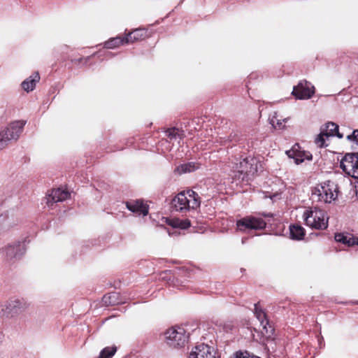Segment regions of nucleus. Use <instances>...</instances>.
I'll use <instances>...</instances> for the list:
<instances>
[{
	"label": "nucleus",
	"mask_w": 358,
	"mask_h": 358,
	"mask_svg": "<svg viewBox=\"0 0 358 358\" xmlns=\"http://www.w3.org/2000/svg\"><path fill=\"white\" fill-rule=\"evenodd\" d=\"M22 220L20 213L14 209L6 210L0 214V222L4 231L18 224Z\"/></svg>",
	"instance_id": "nucleus-8"
},
{
	"label": "nucleus",
	"mask_w": 358,
	"mask_h": 358,
	"mask_svg": "<svg viewBox=\"0 0 358 358\" xmlns=\"http://www.w3.org/2000/svg\"><path fill=\"white\" fill-rule=\"evenodd\" d=\"M200 164L198 163H196L194 162H190L187 163H185L182 164H180L175 169V172L178 173L179 175L187 173H191L193 172L198 169H199Z\"/></svg>",
	"instance_id": "nucleus-19"
},
{
	"label": "nucleus",
	"mask_w": 358,
	"mask_h": 358,
	"mask_svg": "<svg viewBox=\"0 0 358 358\" xmlns=\"http://www.w3.org/2000/svg\"><path fill=\"white\" fill-rule=\"evenodd\" d=\"M172 205L176 211L185 212L190 208V199L187 192L178 193L172 200Z\"/></svg>",
	"instance_id": "nucleus-12"
},
{
	"label": "nucleus",
	"mask_w": 358,
	"mask_h": 358,
	"mask_svg": "<svg viewBox=\"0 0 358 358\" xmlns=\"http://www.w3.org/2000/svg\"><path fill=\"white\" fill-rule=\"evenodd\" d=\"M3 338H4V335L3 334V332L0 331V345H1L3 341Z\"/></svg>",
	"instance_id": "nucleus-33"
},
{
	"label": "nucleus",
	"mask_w": 358,
	"mask_h": 358,
	"mask_svg": "<svg viewBox=\"0 0 358 358\" xmlns=\"http://www.w3.org/2000/svg\"><path fill=\"white\" fill-rule=\"evenodd\" d=\"M122 44H127L125 37L117 36L106 41L104 44V47L106 48L112 49Z\"/></svg>",
	"instance_id": "nucleus-24"
},
{
	"label": "nucleus",
	"mask_w": 358,
	"mask_h": 358,
	"mask_svg": "<svg viewBox=\"0 0 358 358\" xmlns=\"http://www.w3.org/2000/svg\"><path fill=\"white\" fill-rule=\"evenodd\" d=\"M2 252L5 255L8 261L17 259L25 252L24 244L18 242L13 245H8L2 249Z\"/></svg>",
	"instance_id": "nucleus-10"
},
{
	"label": "nucleus",
	"mask_w": 358,
	"mask_h": 358,
	"mask_svg": "<svg viewBox=\"0 0 358 358\" xmlns=\"http://www.w3.org/2000/svg\"><path fill=\"white\" fill-rule=\"evenodd\" d=\"M347 139L355 143V146L353 145L355 149L358 148V129H355L352 134L347 135Z\"/></svg>",
	"instance_id": "nucleus-27"
},
{
	"label": "nucleus",
	"mask_w": 358,
	"mask_h": 358,
	"mask_svg": "<svg viewBox=\"0 0 358 358\" xmlns=\"http://www.w3.org/2000/svg\"><path fill=\"white\" fill-rule=\"evenodd\" d=\"M25 124V121H14L0 131V150L6 148L11 141L19 138Z\"/></svg>",
	"instance_id": "nucleus-1"
},
{
	"label": "nucleus",
	"mask_w": 358,
	"mask_h": 358,
	"mask_svg": "<svg viewBox=\"0 0 358 358\" xmlns=\"http://www.w3.org/2000/svg\"><path fill=\"white\" fill-rule=\"evenodd\" d=\"M321 130L326 134V138L330 136H337L338 138H343L344 135L343 133L339 132L338 125L334 122H329L325 124L321 129Z\"/></svg>",
	"instance_id": "nucleus-17"
},
{
	"label": "nucleus",
	"mask_w": 358,
	"mask_h": 358,
	"mask_svg": "<svg viewBox=\"0 0 358 358\" xmlns=\"http://www.w3.org/2000/svg\"><path fill=\"white\" fill-rule=\"evenodd\" d=\"M325 137H326V134H324L321 130L320 134H318L315 139V143H316V145L320 148L324 147V143H325Z\"/></svg>",
	"instance_id": "nucleus-28"
},
{
	"label": "nucleus",
	"mask_w": 358,
	"mask_h": 358,
	"mask_svg": "<svg viewBox=\"0 0 358 358\" xmlns=\"http://www.w3.org/2000/svg\"><path fill=\"white\" fill-rule=\"evenodd\" d=\"M305 222L308 226L316 229H324L328 227L327 220L323 210L315 208L306 210L303 213Z\"/></svg>",
	"instance_id": "nucleus-4"
},
{
	"label": "nucleus",
	"mask_w": 358,
	"mask_h": 358,
	"mask_svg": "<svg viewBox=\"0 0 358 358\" xmlns=\"http://www.w3.org/2000/svg\"><path fill=\"white\" fill-rule=\"evenodd\" d=\"M69 196L70 193L67 190L61 188L52 189L51 194L47 198V204L52 206L55 203L65 201Z\"/></svg>",
	"instance_id": "nucleus-15"
},
{
	"label": "nucleus",
	"mask_w": 358,
	"mask_h": 358,
	"mask_svg": "<svg viewBox=\"0 0 358 358\" xmlns=\"http://www.w3.org/2000/svg\"><path fill=\"white\" fill-rule=\"evenodd\" d=\"M124 358H129V356H125Z\"/></svg>",
	"instance_id": "nucleus-36"
},
{
	"label": "nucleus",
	"mask_w": 358,
	"mask_h": 358,
	"mask_svg": "<svg viewBox=\"0 0 358 358\" xmlns=\"http://www.w3.org/2000/svg\"><path fill=\"white\" fill-rule=\"evenodd\" d=\"M191 225L190 221L187 219L183 220H177L174 227H180L181 229H187Z\"/></svg>",
	"instance_id": "nucleus-30"
},
{
	"label": "nucleus",
	"mask_w": 358,
	"mask_h": 358,
	"mask_svg": "<svg viewBox=\"0 0 358 358\" xmlns=\"http://www.w3.org/2000/svg\"><path fill=\"white\" fill-rule=\"evenodd\" d=\"M187 194L188 197L190 199V208L192 209H196L200 206L201 200L199 194L192 189H189L187 191Z\"/></svg>",
	"instance_id": "nucleus-23"
},
{
	"label": "nucleus",
	"mask_w": 358,
	"mask_h": 358,
	"mask_svg": "<svg viewBox=\"0 0 358 358\" xmlns=\"http://www.w3.org/2000/svg\"><path fill=\"white\" fill-rule=\"evenodd\" d=\"M167 136L170 140L182 139V136L179 134V130L176 128L169 129L166 131Z\"/></svg>",
	"instance_id": "nucleus-26"
},
{
	"label": "nucleus",
	"mask_w": 358,
	"mask_h": 358,
	"mask_svg": "<svg viewBox=\"0 0 358 358\" xmlns=\"http://www.w3.org/2000/svg\"><path fill=\"white\" fill-rule=\"evenodd\" d=\"M294 153V152L293 150L287 151V155H288V157L294 158V161L296 164L301 163L303 161V159L301 158H299V157H294V155H293Z\"/></svg>",
	"instance_id": "nucleus-32"
},
{
	"label": "nucleus",
	"mask_w": 358,
	"mask_h": 358,
	"mask_svg": "<svg viewBox=\"0 0 358 358\" xmlns=\"http://www.w3.org/2000/svg\"><path fill=\"white\" fill-rule=\"evenodd\" d=\"M286 120L287 119H283L282 120H281L280 119H278L277 117L273 116L271 119L270 122L274 128L282 129L284 127V126H282V122H285Z\"/></svg>",
	"instance_id": "nucleus-29"
},
{
	"label": "nucleus",
	"mask_w": 358,
	"mask_h": 358,
	"mask_svg": "<svg viewBox=\"0 0 358 358\" xmlns=\"http://www.w3.org/2000/svg\"><path fill=\"white\" fill-rule=\"evenodd\" d=\"M83 59V58H80L78 60H76L77 62H80Z\"/></svg>",
	"instance_id": "nucleus-34"
},
{
	"label": "nucleus",
	"mask_w": 358,
	"mask_h": 358,
	"mask_svg": "<svg viewBox=\"0 0 358 358\" xmlns=\"http://www.w3.org/2000/svg\"><path fill=\"white\" fill-rule=\"evenodd\" d=\"M262 167L260 162L254 157H246L234 166V171L240 174H243L242 179L247 180L253 177Z\"/></svg>",
	"instance_id": "nucleus-3"
},
{
	"label": "nucleus",
	"mask_w": 358,
	"mask_h": 358,
	"mask_svg": "<svg viewBox=\"0 0 358 358\" xmlns=\"http://www.w3.org/2000/svg\"><path fill=\"white\" fill-rule=\"evenodd\" d=\"M334 239L336 242L341 243L348 247L358 245V238L349 234L337 233L335 234Z\"/></svg>",
	"instance_id": "nucleus-16"
},
{
	"label": "nucleus",
	"mask_w": 358,
	"mask_h": 358,
	"mask_svg": "<svg viewBox=\"0 0 358 358\" xmlns=\"http://www.w3.org/2000/svg\"><path fill=\"white\" fill-rule=\"evenodd\" d=\"M254 313L257 320L259 321L260 325L262 327L264 330L262 333H265L268 335V336H271V335L273 334V329L269 324L265 313L260 308H259V303L255 304Z\"/></svg>",
	"instance_id": "nucleus-13"
},
{
	"label": "nucleus",
	"mask_w": 358,
	"mask_h": 358,
	"mask_svg": "<svg viewBox=\"0 0 358 358\" xmlns=\"http://www.w3.org/2000/svg\"><path fill=\"white\" fill-rule=\"evenodd\" d=\"M290 238L293 240H302L305 236V229L300 225L293 224L289 227Z\"/></svg>",
	"instance_id": "nucleus-21"
},
{
	"label": "nucleus",
	"mask_w": 358,
	"mask_h": 358,
	"mask_svg": "<svg viewBox=\"0 0 358 358\" xmlns=\"http://www.w3.org/2000/svg\"><path fill=\"white\" fill-rule=\"evenodd\" d=\"M338 196L337 185L331 181L316 187L312 193V199L317 201L331 203Z\"/></svg>",
	"instance_id": "nucleus-2"
},
{
	"label": "nucleus",
	"mask_w": 358,
	"mask_h": 358,
	"mask_svg": "<svg viewBox=\"0 0 358 358\" xmlns=\"http://www.w3.org/2000/svg\"><path fill=\"white\" fill-rule=\"evenodd\" d=\"M27 307L28 304L22 299H11L6 304L7 313L12 316L24 310Z\"/></svg>",
	"instance_id": "nucleus-14"
},
{
	"label": "nucleus",
	"mask_w": 358,
	"mask_h": 358,
	"mask_svg": "<svg viewBox=\"0 0 358 358\" xmlns=\"http://www.w3.org/2000/svg\"><path fill=\"white\" fill-rule=\"evenodd\" d=\"M39 79L40 76L38 73H35L22 83V87L26 92H31L34 90Z\"/></svg>",
	"instance_id": "nucleus-20"
},
{
	"label": "nucleus",
	"mask_w": 358,
	"mask_h": 358,
	"mask_svg": "<svg viewBox=\"0 0 358 358\" xmlns=\"http://www.w3.org/2000/svg\"><path fill=\"white\" fill-rule=\"evenodd\" d=\"M126 205L127 208L134 213L142 214L143 215H146L148 213V207L141 201L136 200L133 201H127Z\"/></svg>",
	"instance_id": "nucleus-18"
},
{
	"label": "nucleus",
	"mask_w": 358,
	"mask_h": 358,
	"mask_svg": "<svg viewBox=\"0 0 358 358\" xmlns=\"http://www.w3.org/2000/svg\"><path fill=\"white\" fill-rule=\"evenodd\" d=\"M145 31L143 29H136L125 36L126 43H134L145 37Z\"/></svg>",
	"instance_id": "nucleus-22"
},
{
	"label": "nucleus",
	"mask_w": 358,
	"mask_h": 358,
	"mask_svg": "<svg viewBox=\"0 0 358 358\" xmlns=\"http://www.w3.org/2000/svg\"><path fill=\"white\" fill-rule=\"evenodd\" d=\"M340 167L348 176L358 178V153H347L341 159Z\"/></svg>",
	"instance_id": "nucleus-6"
},
{
	"label": "nucleus",
	"mask_w": 358,
	"mask_h": 358,
	"mask_svg": "<svg viewBox=\"0 0 358 358\" xmlns=\"http://www.w3.org/2000/svg\"><path fill=\"white\" fill-rule=\"evenodd\" d=\"M266 224L263 219L252 216L245 217L236 222L237 229L241 231L262 229L266 227Z\"/></svg>",
	"instance_id": "nucleus-7"
},
{
	"label": "nucleus",
	"mask_w": 358,
	"mask_h": 358,
	"mask_svg": "<svg viewBox=\"0 0 358 358\" xmlns=\"http://www.w3.org/2000/svg\"><path fill=\"white\" fill-rule=\"evenodd\" d=\"M165 335L167 344L172 348L184 346L187 339L185 331L182 327L169 329L166 331Z\"/></svg>",
	"instance_id": "nucleus-5"
},
{
	"label": "nucleus",
	"mask_w": 358,
	"mask_h": 358,
	"mask_svg": "<svg viewBox=\"0 0 358 358\" xmlns=\"http://www.w3.org/2000/svg\"><path fill=\"white\" fill-rule=\"evenodd\" d=\"M314 87L306 80H301L294 87L292 94L299 99H308L314 94Z\"/></svg>",
	"instance_id": "nucleus-9"
},
{
	"label": "nucleus",
	"mask_w": 358,
	"mask_h": 358,
	"mask_svg": "<svg viewBox=\"0 0 358 358\" xmlns=\"http://www.w3.org/2000/svg\"><path fill=\"white\" fill-rule=\"evenodd\" d=\"M90 57H87L85 59L86 60V62H87L90 59Z\"/></svg>",
	"instance_id": "nucleus-35"
},
{
	"label": "nucleus",
	"mask_w": 358,
	"mask_h": 358,
	"mask_svg": "<svg viewBox=\"0 0 358 358\" xmlns=\"http://www.w3.org/2000/svg\"><path fill=\"white\" fill-rule=\"evenodd\" d=\"M235 358H261L259 357L250 355L248 352H236V357Z\"/></svg>",
	"instance_id": "nucleus-31"
},
{
	"label": "nucleus",
	"mask_w": 358,
	"mask_h": 358,
	"mask_svg": "<svg viewBox=\"0 0 358 358\" xmlns=\"http://www.w3.org/2000/svg\"><path fill=\"white\" fill-rule=\"evenodd\" d=\"M102 301L106 306H115L118 304L120 303L118 301V294L111 292L105 294L102 299Z\"/></svg>",
	"instance_id": "nucleus-25"
},
{
	"label": "nucleus",
	"mask_w": 358,
	"mask_h": 358,
	"mask_svg": "<svg viewBox=\"0 0 358 358\" xmlns=\"http://www.w3.org/2000/svg\"><path fill=\"white\" fill-rule=\"evenodd\" d=\"M189 358H216L215 351L214 348L201 343L192 349Z\"/></svg>",
	"instance_id": "nucleus-11"
}]
</instances>
